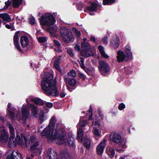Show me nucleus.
<instances>
[{"label": "nucleus", "mask_w": 159, "mask_h": 159, "mask_svg": "<svg viewBox=\"0 0 159 159\" xmlns=\"http://www.w3.org/2000/svg\"><path fill=\"white\" fill-rule=\"evenodd\" d=\"M59 123L57 121L56 117L53 116L50 120V123L41 133V135H45L50 143L61 144L64 142L66 132L62 129L57 130Z\"/></svg>", "instance_id": "f257e3e1"}, {"label": "nucleus", "mask_w": 159, "mask_h": 159, "mask_svg": "<svg viewBox=\"0 0 159 159\" xmlns=\"http://www.w3.org/2000/svg\"><path fill=\"white\" fill-rule=\"evenodd\" d=\"M56 81L53 79V76L43 78L41 81V87L43 92L49 96H57L59 92L56 86Z\"/></svg>", "instance_id": "f03ea898"}, {"label": "nucleus", "mask_w": 159, "mask_h": 159, "mask_svg": "<svg viewBox=\"0 0 159 159\" xmlns=\"http://www.w3.org/2000/svg\"><path fill=\"white\" fill-rule=\"evenodd\" d=\"M6 125L9 129L11 134L10 140L8 142L9 147H11V146H15L17 143L20 145H22L23 143V138L25 141H27L26 139L21 134H20V135H17L16 139L14 140L15 132L12 125L9 121L7 122Z\"/></svg>", "instance_id": "7ed1b4c3"}, {"label": "nucleus", "mask_w": 159, "mask_h": 159, "mask_svg": "<svg viewBox=\"0 0 159 159\" xmlns=\"http://www.w3.org/2000/svg\"><path fill=\"white\" fill-rule=\"evenodd\" d=\"M125 54L123 51L119 50L117 52V58L118 62H120L123 61H127L132 58V52L130 47L126 45L125 47Z\"/></svg>", "instance_id": "20e7f679"}, {"label": "nucleus", "mask_w": 159, "mask_h": 159, "mask_svg": "<svg viewBox=\"0 0 159 159\" xmlns=\"http://www.w3.org/2000/svg\"><path fill=\"white\" fill-rule=\"evenodd\" d=\"M60 33L61 36L64 41L66 43L73 41L74 37L71 30L65 27H62L60 29Z\"/></svg>", "instance_id": "39448f33"}, {"label": "nucleus", "mask_w": 159, "mask_h": 159, "mask_svg": "<svg viewBox=\"0 0 159 159\" xmlns=\"http://www.w3.org/2000/svg\"><path fill=\"white\" fill-rule=\"evenodd\" d=\"M47 158L49 159H69L70 157L68 153L62 152L61 153L60 157L56 151L48 150L47 152Z\"/></svg>", "instance_id": "423d86ee"}, {"label": "nucleus", "mask_w": 159, "mask_h": 159, "mask_svg": "<svg viewBox=\"0 0 159 159\" xmlns=\"http://www.w3.org/2000/svg\"><path fill=\"white\" fill-rule=\"evenodd\" d=\"M111 141L116 143H120L122 148H125L126 142V139L122 138L121 135L117 133L112 132L110 135Z\"/></svg>", "instance_id": "0eeeda50"}, {"label": "nucleus", "mask_w": 159, "mask_h": 159, "mask_svg": "<svg viewBox=\"0 0 159 159\" xmlns=\"http://www.w3.org/2000/svg\"><path fill=\"white\" fill-rule=\"evenodd\" d=\"M39 19L41 25H44L50 26L55 22L53 15L49 13L45 14Z\"/></svg>", "instance_id": "6e6552de"}, {"label": "nucleus", "mask_w": 159, "mask_h": 159, "mask_svg": "<svg viewBox=\"0 0 159 159\" xmlns=\"http://www.w3.org/2000/svg\"><path fill=\"white\" fill-rule=\"evenodd\" d=\"M81 46L84 51V55L83 56L85 57H88L93 55V53L91 49L89 44L87 42H82Z\"/></svg>", "instance_id": "1a4fd4ad"}, {"label": "nucleus", "mask_w": 159, "mask_h": 159, "mask_svg": "<svg viewBox=\"0 0 159 159\" xmlns=\"http://www.w3.org/2000/svg\"><path fill=\"white\" fill-rule=\"evenodd\" d=\"M99 63L100 66L98 68L100 73L103 75H106L110 70L108 64L107 63L102 61H99Z\"/></svg>", "instance_id": "9d476101"}, {"label": "nucleus", "mask_w": 159, "mask_h": 159, "mask_svg": "<svg viewBox=\"0 0 159 159\" xmlns=\"http://www.w3.org/2000/svg\"><path fill=\"white\" fill-rule=\"evenodd\" d=\"M7 154V159H22V155L17 150H8Z\"/></svg>", "instance_id": "9b49d317"}, {"label": "nucleus", "mask_w": 159, "mask_h": 159, "mask_svg": "<svg viewBox=\"0 0 159 159\" xmlns=\"http://www.w3.org/2000/svg\"><path fill=\"white\" fill-rule=\"evenodd\" d=\"M30 114V111L29 108L26 106L23 105L22 109V118L20 119L19 120L20 121L22 120L21 122L23 124H25V120L29 117Z\"/></svg>", "instance_id": "f8f14e48"}, {"label": "nucleus", "mask_w": 159, "mask_h": 159, "mask_svg": "<svg viewBox=\"0 0 159 159\" xmlns=\"http://www.w3.org/2000/svg\"><path fill=\"white\" fill-rule=\"evenodd\" d=\"M0 142L3 143L7 140L9 135L4 127H1L0 129Z\"/></svg>", "instance_id": "ddd939ff"}, {"label": "nucleus", "mask_w": 159, "mask_h": 159, "mask_svg": "<svg viewBox=\"0 0 159 159\" xmlns=\"http://www.w3.org/2000/svg\"><path fill=\"white\" fill-rule=\"evenodd\" d=\"M120 44L119 38L116 34L113 36L110 41V45L114 49L118 48Z\"/></svg>", "instance_id": "4468645a"}, {"label": "nucleus", "mask_w": 159, "mask_h": 159, "mask_svg": "<svg viewBox=\"0 0 159 159\" xmlns=\"http://www.w3.org/2000/svg\"><path fill=\"white\" fill-rule=\"evenodd\" d=\"M106 142L107 140L104 139L97 146L96 148L97 151L99 155H101L102 154L104 148L106 146Z\"/></svg>", "instance_id": "2eb2a0df"}, {"label": "nucleus", "mask_w": 159, "mask_h": 159, "mask_svg": "<svg viewBox=\"0 0 159 159\" xmlns=\"http://www.w3.org/2000/svg\"><path fill=\"white\" fill-rule=\"evenodd\" d=\"M26 101L27 103V105L29 106L31 109V116L34 117H36L38 113V111L37 107L29 103L28 100L27 99H26Z\"/></svg>", "instance_id": "dca6fc26"}, {"label": "nucleus", "mask_w": 159, "mask_h": 159, "mask_svg": "<svg viewBox=\"0 0 159 159\" xmlns=\"http://www.w3.org/2000/svg\"><path fill=\"white\" fill-rule=\"evenodd\" d=\"M19 32H16L14 37L13 41L14 44L16 48L19 51L22 52V50L20 48V47L18 44V40L19 39Z\"/></svg>", "instance_id": "f3484780"}, {"label": "nucleus", "mask_w": 159, "mask_h": 159, "mask_svg": "<svg viewBox=\"0 0 159 159\" xmlns=\"http://www.w3.org/2000/svg\"><path fill=\"white\" fill-rule=\"evenodd\" d=\"M65 138L64 140V142L61 144H61L64 143L66 145H69L70 146H73L75 143V139L71 137L70 138H68L66 140V134L65 135Z\"/></svg>", "instance_id": "a211bd4d"}, {"label": "nucleus", "mask_w": 159, "mask_h": 159, "mask_svg": "<svg viewBox=\"0 0 159 159\" xmlns=\"http://www.w3.org/2000/svg\"><path fill=\"white\" fill-rule=\"evenodd\" d=\"M64 80L66 83H68L71 86H74L76 85V81L75 79L72 78H69L66 75L64 76Z\"/></svg>", "instance_id": "6ab92c4d"}, {"label": "nucleus", "mask_w": 159, "mask_h": 159, "mask_svg": "<svg viewBox=\"0 0 159 159\" xmlns=\"http://www.w3.org/2000/svg\"><path fill=\"white\" fill-rule=\"evenodd\" d=\"M2 20L3 21L9 22L11 21V18L9 15L6 13L0 14V27L1 22L2 21Z\"/></svg>", "instance_id": "aec40b11"}, {"label": "nucleus", "mask_w": 159, "mask_h": 159, "mask_svg": "<svg viewBox=\"0 0 159 159\" xmlns=\"http://www.w3.org/2000/svg\"><path fill=\"white\" fill-rule=\"evenodd\" d=\"M20 43L23 47H27L29 44V40L28 38L26 36H22L20 38Z\"/></svg>", "instance_id": "412c9836"}, {"label": "nucleus", "mask_w": 159, "mask_h": 159, "mask_svg": "<svg viewBox=\"0 0 159 159\" xmlns=\"http://www.w3.org/2000/svg\"><path fill=\"white\" fill-rule=\"evenodd\" d=\"M47 119V116L43 111L40 112L39 115L38 122L40 124H42Z\"/></svg>", "instance_id": "4be33fe9"}, {"label": "nucleus", "mask_w": 159, "mask_h": 159, "mask_svg": "<svg viewBox=\"0 0 159 159\" xmlns=\"http://www.w3.org/2000/svg\"><path fill=\"white\" fill-rule=\"evenodd\" d=\"M91 141L88 136H86L84 140V145L87 149H89L91 146Z\"/></svg>", "instance_id": "5701e85b"}, {"label": "nucleus", "mask_w": 159, "mask_h": 159, "mask_svg": "<svg viewBox=\"0 0 159 159\" xmlns=\"http://www.w3.org/2000/svg\"><path fill=\"white\" fill-rule=\"evenodd\" d=\"M53 60H54V66L55 68L59 71L61 72V70L59 66L60 59L58 57H56L54 58Z\"/></svg>", "instance_id": "b1692460"}, {"label": "nucleus", "mask_w": 159, "mask_h": 159, "mask_svg": "<svg viewBox=\"0 0 159 159\" xmlns=\"http://www.w3.org/2000/svg\"><path fill=\"white\" fill-rule=\"evenodd\" d=\"M83 131L81 129H79L77 131V139L80 142H83Z\"/></svg>", "instance_id": "393cba45"}, {"label": "nucleus", "mask_w": 159, "mask_h": 159, "mask_svg": "<svg viewBox=\"0 0 159 159\" xmlns=\"http://www.w3.org/2000/svg\"><path fill=\"white\" fill-rule=\"evenodd\" d=\"M7 110L11 117L12 119H13L15 115L14 114V109L13 108H11V104L10 103H8L7 106Z\"/></svg>", "instance_id": "a878e982"}, {"label": "nucleus", "mask_w": 159, "mask_h": 159, "mask_svg": "<svg viewBox=\"0 0 159 159\" xmlns=\"http://www.w3.org/2000/svg\"><path fill=\"white\" fill-rule=\"evenodd\" d=\"M39 143L38 142L36 141L30 147V151L34 153H36L39 150L37 147L39 145Z\"/></svg>", "instance_id": "bb28decb"}, {"label": "nucleus", "mask_w": 159, "mask_h": 159, "mask_svg": "<svg viewBox=\"0 0 159 159\" xmlns=\"http://www.w3.org/2000/svg\"><path fill=\"white\" fill-rule=\"evenodd\" d=\"M53 42L54 45L57 48L54 49L55 51L59 52H62V50L61 49V46L59 42L56 40H54Z\"/></svg>", "instance_id": "cd10ccee"}, {"label": "nucleus", "mask_w": 159, "mask_h": 159, "mask_svg": "<svg viewBox=\"0 0 159 159\" xmlns=\"http://www.w3.org/2000/svg\"><path fill=\"white\" fill-rule=\"evenodd\" d=\"M98 48L100 53L103 57L106 58L109 57V56L105 52L104 48L103 47L100 45L98 47Z\"/></svg>", "instance_id": "c85d7f7f"}, {"label": "nucleus", "mask_w": 159, "mask_h": 159, "mask_svg": "<svg viewBox=\"0 0 159 159\" xmlns=\"http://www.w3.org/2000/svg\"><path fill=\"white\" fill-rule=\"evenodd\" d=\"M97 7L98 5L96 3H92L90 6L87 7V9L90 11H96Z\"/></svg>", "instance_id": "c756f323"}, {"label": "nucleus", "mask_w": 159, "mask_h": 159, "mask_svg": "<svg viewBox=\"0 0 159 159\" xmlns=\"http://www.w3.org/2000/svg\"><path fill=\"white\" fill-rule=\"evenodd\" d=\"M97 7L98 5L96 3H92L90 6L87 7V9L90 11H96Z\"/></svg>", "instance_id": "7c9ffc66"}, {"label": "nucleus", "mask_w": 159, "mask_h": 159, "mask_svg": "<svg viewBox=\"0 0 159 159\" xmlns=\"http://www.w3.org/2000/svg\"><path fill=\"white\" fill-rule=\"evenodd\" d=\"M22 0H12V3L14 8H17L21 5Z\"/></svg>", "instance_id": "2f4dec72"}, {"label": "nucleus", "mask_w": 159, "mask_h": 159, "mask_svg": "<svg viewBox=\"0 0 159 159\" xmlns=\"http://www.w3.org/2000/svg\"><path fill=\"white\" fill-rule=\"evenodd\" d=\"M30 101H32L37 105H42L43 104V101L39 98H36L34 99L31 98Z\"/></svg>", "instance_id": "473e14b6"}, {"label": "nucleus", "mask_w": 159, "mask_h": 159, "mask_svg": "<svg viewBox=\"0 0 159 159\" xmlns=\"http://www.w3.org/2000/svg\"><path fill=\"white\" fill-rule=\"evenodd\" d=\"M69 76L72 77L73 78H75L76 76V73L75 71L72 70L70 71L67 73Z\"/></svg>", "instance_id": "72a5a7b5"}, {"label": "nucleus", "mask_w": 159, "mask_h": 159, "mask_svg": "<svg viewBox=\"0 0 159 159\" xmlns=\"http://www.w3.org/2000/svg\"><path fill=\"white\" fill-rule=\"evenodd\" d=\"M93 134L96 136L100 137L101 136L100 132L99 131L98 129L95 127H94L93 130Z\"/></svg>", "instance_id": "f704fd0d"}, {"label": "nucleus", "mask_w": 159, "mask_h": 159, "mask_svg": "<svg viewBox=\"0 0 159 159\" xmlns=\"http://www.w3.org/2000/svg\"><path fill=\"white\" fill-rule=\"evenodd\" d=\"M108 154L111 158L115 154V150L114 149L112 148H109Z\"/></svg>", "instance_id": "c9c22d12"}, {"label": "nucleus", "mask_w": 159, "mask_h": 159, "mask_svg": "<svg viewBox=\"0 0 159 159\" xmlns=\"http://www.w3.org/2000/svg\"><path fill=\"white\" fill-rule=\"evenodd\" d=\"M86 124V121L80 120L79 123L77 125V127L78 128V127L80 126L82 127H85Z\"/></svg>", "instance_id": "e433bc0d"}, {"label": "nucleus", "mask_w": 159, "mask_h": 159, "mask_svg": "<svg viewBox=\"0 0 159 159\" xmlns=\"http://www.w3.org/2000/svg\"><path fill=\"white\" fill-rule=\"evenodd\" d=\"M115 0H103V4L104 5H111L112 3L114 2Z\"/></svg>", "instance_id": "4c0bfd02"}, {"label": "nucleus", "mask_w": 159, "mask_h": 159, "mask_svg": "<svg viewBox=\"0 0 159 159\" xmlns=\"http://www.w3.org/2000/svg\"><path fill=\"white\" fill-rule=\"evenodd\" d=\"M79 63L80 65V66L83 69H85V66L84 65V60L82 57H80L79 59L78 60Z\"/></svg>", "instance_id": "58836bf2"}, {"label": "nucleus", "mask_w": 159, "mask_h": 159, "mask_svg": "<svg viewBox=\"0 0 159 159\" xmlns=\"http://www.w3.org/2000/svg\"><path fill=\"white\" fill-rule=\"evenodd\" d=\"M47 38L44 37H39L38 38V39L39 42L40 43H43L46 40Z\"/></svg>", "instance_id": "ea45409f"}, {"label": "nucleus", "mask_w": 159, "mask_h": 159, "mask_svg": "<svg viewBox=\"0 0 159 159\" xmlns=\"http://www.w3.org/2000/svg\"><path fill=\"white\" fill-rule=\"evenodd\" d=\"M5 7H4L3 9H7V8L11 5V2L8 0L5 2Z\"/></svg>", "instance_id": "a19ab883"}, {"label": "nucleus", "mask_w": 159, "mask_h": 159, "mask_svg": "<svg viewBox=\"0 0 159 159\" xmlns=\"http://www.w3.org/2000/svg\"><path fill=\"white\" fill-rule=\"evenodd\" d=\"M67 52L68 53L71 57H73L74 56V53L73 52V50L70 48H68L67 49Z\"/></svg>", "instance_id": "79ce46f5"}, {"label": "nucleus", "mask_w": 159, "mask_h": 159, "mask_svg": "<svg viewBox=\"0 0 159 159\" xmlns=\"http://www.w3.org/2000/svg\"><path fill=\"white\" fill-rule=\"evenodd\" d=\"M72 30L76 35H78V36H80V35L81 34L80 32L79 31H78L76 28H72Z\"/></svg>", "instance_id": "37998d69"}, {"label": "nucleus", "mask_w": 159, "mask_h": 159, "mask_svg": "<svg viewBox=\"0 0 159 159\" xmlns=\"http://www.w3.org/2000/svg\"><path fill=\"white\" fill-rule=\"evenodd\" d=\"M102 41L103 43L105 44H107L108 43L107 38L106 36H104L102 39Z\"/></svg>", "instance_id": "c03bdc74"}, {"label": "nucleus", "mask_w": 159, "mask_h": 159, "mask_svg": "<svg viewBox=\"0 0 159 159\" xmlns=\"http://www.w3.org/2000/svg\"><path fill=\"white\" fill-rule=\"evenodd\" d=\"M125 107V105L123 103H120L118 107V108L120 110H122Z\"/></svg>", "instance_id": "a18cd8bd"}, {"label": "nucleus", "mask_w": 159, "mask_h": 159, "mask_svg": "<svg viewBox=\"0 0 159 159\" xmlns=\"http://www.w3.org/2000/svg\"><path fill=\"white\" fill-rule=\"evenodd\" d=\"M101 125L100 123L98 121H96L95 122L93 121L92 124V126H96L98 127H100Z\"/></svg>", "instance_id": "49530a36"}, {"label": "nucleus", "mask_w": 159, "mask_h": 159, "mask_svg": "<svg viewBox=\"0 0 159 159\" xmlns=\"http://www.w3.org/2000/svg\"><path fill=\"white\" fill-rule=\"evenodd\" d=\"M30 23L32 25H34L35 23V20L34 18L32 17L29 19Z\"/></svg>", "instance_id": "de8ad7c7"}, {"label": "nucleus", "mask_w": 159, "mask_h": 159, "mask_svg": "<svg viewBox=\"0 0 159 159\" xmlns=\"http://www.w3.org/2000/svg\"><path fill=\"white\" fill-rule=\"evenodd\" d=\"M45 105L47 107L49 108H51L53 106V104L51 102H46L45 104Z\"/></svg>", "instance_id": "09e8293b"}, {"label": "nucleus", "mask_w": 159, "mask_h": 159, "mask_svg": "<svg viewBox=\"0 0 159 159\" xmlns=\"http://www.w3.org/2000/svg\"><path fill=\"white\" fill-rule=\"evenodd\" d=\"M30 142H32V143H33L36 140V138L34 136H31L30 137Z\"/></svg>", "instance_id": "8fccbe9b"}, {"label": "nucleus", "mask_w": 159, "mask_h": 159, "mask_svg": "<svg viewBox=\"0 0 159 159\" xmlns=\"http://www.w3.org/2000/svg\"><path fill=\"white\" fill-rule=\"evenodd\" d=\"M79 76L81 79H82L83 80H85V77L83 74L80 73L79 74Z\"/></svg>", "instance_id": "3c124183"}, {"label": "nucleus", "mask_w": 159, "mask_h": 159, "mask_svg": "<svg viewBox=\"0 0 159 159\" xmlns=\"http://www.w3.org/2000/svg\"><path fill=\"white\" fill-rule=\"evenodd\" d=\"M51 30H53L54 31H56L57 30L58 28L57 26H55L54 27H52L51 28Z\"/></svg>", "instance_id": "603ef678"}, {"label": "nucleus", "mask_w": 159, "mask_h": 159, "mask_svg": "<svg viewBox=\"0 0 159 159\" xmlns=\"http://www.w3.org/2000/svg\"><path fill=\"white\" fill-rule=\"evenodd\" d=\"M98 112L99 113L100 116L102 117V119L103 117V115L102 114L101 111L100 110H99L98 111Z\"/></svg>", "instance_id": "864d4df0"}, {"label": "nucleus", "mask_w": 159, "mask_h": 159, "mask_svg": "<svg viewBox=\"0 0 159 159\" xmlns=\"http://www.w3.org/2000/svg\"><path fill=\"white\" fill-rule=\"evenodd\" d=\"M90 39L92 41H93L94 42H96L95 38L94 36H91V37L90 38Z\"/></svg>", "instance_id": "5fc2aeb1"}, {"label": "nucleus", "mask_w": 159, "mask_h": 159, "mask_svg": "<svg viewBox=\"0 0 159 159\" xmlns=\"http://www.w3.org/2000/svg\"><path fill=\"white\" fill-rule=\"evenodd\" d=\"M116 150L119 152H123V150L122 149V148L121 149H119V148H117L116 149Z\"/></svg>", "instance_id": "6e6d98bb"}, {"label": "nucleus", "mask_w": 159, "mask_h": 159, "mask_svg": "<svg viewBox=\"0 0 159 159\" xmlns=\"http://www.w3.org/2000/svg\"><path fill=\"white\" fill-rule=\"evenodd\" d=\"M5 27L8 29H10L11 28V26L8 24L5 25Z\"/></svg>", "instance_id": "4d7b16f0"}, {"label": "nucleus", "mask_w": 159, "mask_h": 159, "mask_svg": "<svg viewBox=\"0 0 159 159\" xmlns=\"http://www.w3.org/2000/svg\"><path fill=\"white\" fill-rule=\"evenodd\" d=\"M75 49L76 50L79 51L80 50V47L79 46H76L75 47Z\"/></svg>", "instance_id": "13d9d810"}, {"label": "nucleus", "mask_w": 159, "mask_h": 159, "mask_svg": "<svg viewBox=\"0 0 159 159\" xmlns=\"http://www.w3.org/2000/svg\"><path fill=\"white\" fill-rule=\"evenodd\" d=\"M66 95V94L64 93H62L60 94V97L62 98L64 97Z\"/></svg>", "instance_id": "bf43d9fd"}, {"label": "nucleus", "mask_w": 159, "mask_h": 159, "mask_svg": "<svg viewBox=\"0 0 159 159\" xmlns=\"http://www.w3.org/2000/svg\"><path fill=\"white\" fill-rule=\"evenodd\" d=\"M89 112H90V116L89 118V120L90 119L91 120V118L92 117V111H90Z\"/></svg>", "instance_id": "052dcab7"}, {"label": "nucleus", "mask_w": 159, "mask_h": 159, "mask_svg": "<svg viewBox=\"0 0 159 159\" xmlns=\"http://www.w3.org/2000/svg\"><path fill=\"white\" fill-rule=\"evenodd\" d=\"M87 73H88L89 72V70L87 68L85 67V69H84Z\"/></svg>", "instance_id": "680f3d73"}, {"label": "nucleus", "mask_w": 159, "mask_h": 159, "mask_svg": "<svg viewBox=\"0 0 159 159\" xmlns=\"http://www.w3.org/2000/svg\"><path fill=\"white\" fill-rule=\"evenodd\" d=\"M0 120H2V121H4V119L3 117L2 116H0Z\"/></svg>", "instance_id": "e2e57ef3"}, {"label": "nucleus", "mask_w": 159, "mask_h": 159, "mask_svg": "<svg viewBox=\"0 0 159 159\" xmlns=\"http://www.w3.org/2000/svg\"><path fill=\"white\" fill-rule=\"evenodd\" d=\"M84 42H86L85 41L87 40V39L86 38H84L83 39Z\"/></svg>", "instance_id": "0e129e2a"}, {"label": "nucleus", "mask_w": 159, "mask_h": 159, "mask_svg": "<svg viewBox=\"0 0 159 159\" xmlns=\"http://www.w3.org/2000/svg\"><path fill=\"white\" fill-rule=\"evenodd\" d=\"M119 159H124V158L123 157H121Z\"/></svg>", "instance_id": "69168bd1"}, {"label": "nucleus", "mask_w": 159, "mask_h": 159, "mask_svg": "<svg viewBox=\"0 0 159 159\" xmlns=\"http://www.w3.org/2000/svg\"><path fill=\"white\" fill-rule=\"evenodd\" d=\"M27 159H31L30 157H28L27 158Z\"/></svg>", "instance_id": "338daca9"}, {"label": "nucleus", "mask_w": 159, "mask_h": 159, "mask_svg": "<svg viewBox=\"0 0 159 159\" xmlns=\"http://www.w3.org/2000/svg\"><path fill=\"white\" fill-rule=\"evenodd\" d=\"M90 15H93V14L92 13L90 12Z\"/></svg>", "instance_id": "774afa93"}]
</instances>
